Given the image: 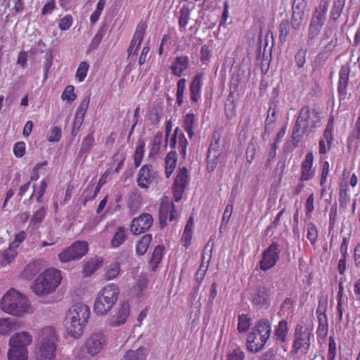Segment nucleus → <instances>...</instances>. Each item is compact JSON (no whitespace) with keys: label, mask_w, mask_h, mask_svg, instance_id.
Here are the masks:
<instances>
[{"label":"nucleus","mask_w":360,"mask_h":360,"mask_svg":"<svg viewBox=\"0 0 360 360\" xmlns=\"http://www.w3.org/2000/svg\"><path fill=\"white\" fill-rule=\"evenodd\" d=\"M90 315L87 305L77 303L66 312L64 326L67 333L75 338H79L84 332Z\"/></svg>","instance_id":"2"},{"label":"nucleus","mask_w":360,"mask_h":360,"mask_svg":"<svg viewBox=\"0 0 360 360\" xmlns=\"http://www.w3.org/2000/svg\"><path fill=\"white\" fill-rule=\"evenodd\" d=\"M26 237L27 233L24 231L17 233L15 235L14 240L9 244V246L17 251L18 248L25 240Z\"/></svg>","instance_id":"59"},{"label":"nucleus","mask_w":360,"mask_h":360,"mask_svg":"<svg viewBox=\"0 0 360 360\" xmlns=\"http://www.w3.org/2000/svg\"><path fill=\"white\" fill-rule=\"evenodd\" d=\"M203 77L202 72H197L189 84L190 98L193 103H198L201 100Z\"/></svg>","instance_id":"21"},{"label":"nucleus","mask_w":360,"mask_h":360,"mask_svg":"<svg viewBox=\"0 0 360 360\" xmlns=\"http://www.w3.org/2000/svg\"><path fill=\"white\" fill-rule=\"evenodd\" d=\"M313 163L314 155L311 152H309L301 163L300 181H308L314 177L316 169L313 167Z\"/></svg>","instance_id":"19"},{"label":"nucleus","mask_w":360,"mask_h":360,"mask_svg":"<svg viewBox=\"0 0 360 360\" xmlns=\"http://www.w3.org/2000/svg\"><path fill=\"white\" fill-rule=\"evenodd\" d=\"M161 181V176L158 171L150 164L143 165L138 172L136 183L141 189H148L150 186L158 184Z\"/></svg>","instance_id":"10"},{"label":"nucleus","mask_w":360,"mask_h":360,"mask_svg":"<svg viewBox=\"0 0 360 360\" xmlns=\"http://www.w3.org/2000/svg\"><path fill=\"white\" fill-rule=\"evenodd\" d=\"M207 154H216L218 155H222V150L220 146L219 136L213 135L212 140L210 144Z\"/></svg>","instance_id":"53"},{"label":"nucleus","mask_w":360,"mask_h":360,"mask_svg":"<svg viewBox=\"0 0 360 360\" xmlns=\"http://www.w3.org/2000/svg\"><path fill=\"white\" fill-rule=\"evenodd\" d=\"M194 228V219L193 217H190L185 226L183 235L181 238V244L186 249H188L191 244L193 238Z\"/></svg>","instance_id":"30"},{"label":"nucleus","mask_w":360,"mask_h":360,"mask_svg":"<svg viewBox=\"0 0 360 360\" xmlns=\"http://www.w3.org/2000/svg\"><path fill=\"white\" fill-rule=\"evenodd\" d=\"M120 289L116 284L110 283L98 292L94 304V312L97 315H105L109 312L118 300Z\"/></svg>","instance_id":"7"},{"label":"nucleus","mask_w":360,"mask_h":360,"mask_svg":"<svg viewBox=\"0 0 360 360\" xmlns=\"http://www.w3.org/2000/svg\"><path fill=\"white\" fill-rule=\"evenodd\" d=\"M281 250L278 243L273 242L262 252V258L257 267L266 271L273 269L280 259Z\"/></svg>","instance_id":"11"},{"label":"nucleus","mask_w":360,"mask_h":360,"mask_svg":"<svg viewBox=\"0 0 360 360\" xmlns=\"http://www.w3.org/2000/svg\"><path fill=\"white\" fill-rule=\"evenodd\" d=\"M90 102V96H86L81 102L75 116L74 119V128L77 127H80L84 122L85 114L89 108Z\"/></svg>","instance_id":"29"},{"label":"nucleus","mask_w":360,"mask_h":360,"mask_svg":"<svg viewBox=\"0 0 360 360\" xmlns=\"http://www.w3.org/2000/svg\"><path fill=\"white\" fill-rule=\"evenodd\" d=\"M350 68L349 65H342L339 72V79L337 91L340 100H345L347 96V88L349 82Z\"/></svg>","instance_id":"23"},{"label":"nucleus","mask_w":360,"mask_h":360,"mask_svg":"<svg viewBox=\"0 0 360 360\" xmlns=\"http://www.w3.org/2000/svg\"><path fill=\"white\" fill-rule=\"evenodd\" d=\"M353 188L349 187L347 180L345 179V174L339 183V202L340 206L346 208L351 202V195Z\"/></svg>","instance_id":"25"},{"label":"nucleus","mask_w":360,"mask_h":360,"mask_svg":"<svg viewBox=\"0 0 360 360\" xmlns=\"http://www.w3.org/2000/svg\"><path fill=\"white\" fill-rule=\"evenodd\" d=\"M312 330V325L308 323L306 319H302L299 321L295 328L291 354L305 355L309 352Z\"/></svg>","instance_id":"9"},{"label":"nucleus","mask_w":360,"mask_h":360,"mask_svg":"<svg viewBox=\"0 0 360 360\" xmlns=\"http://www.w3.org/2000/svg\"><path fill=\"white\" fill-rule=\"evenodd\" d=\"M307 52V49L302 47L298 49V51L295 55V60L296 63V65L299 68H302L304 66V64L306 63Z\"/></svg>","instance_id":"58"},{"label":"nucleus","mask_w":360,"mask_h":360,"mask_svg":"<svg viewBox=\"0 0 360 360\" xmlns=\"http://www.w3.org/2000/svg\"><path fill=\"white\" fill-rule=\"evenodd\" d=\"M0 307L4 312L18 317L33 312L27 297L13 288L3 296Z\"/></svg>","instance_id":"3"},{"label":"nucleus","mask_w":360,"mask_h":360,"mask_svg":"<svg viewBox=\"0 0 360 360\" xmlns=\"http://www.w3.org/2000/svg\"><path fill=\"white\" fill-rule=\"evenodd\" d=\"M120 272V264L118 262L110 264L106 269L105 278L106 280L115 278Z\"/></svg>","instance_id":"51"},{"label":"nucleus","mask_w":360,"mask_h":360,"mask_svg":"<svg viewBox=\"0 0 360 360\" xmlns=\"http://www.w3.org/2000/svg\"><path fill=\"white\" fill-rule=\"evenodd\" d=\"M173 221L177 218V212L173 203L162 202L159 207V219L162 226L167 224V219Z\"/></svg>","instance_id":"22"},{"label":"nucleus","mask_w":360,"mask_h":360,"mask_svg":"<svg viewBox=\"0 0 360 360\" xmlns=\"http://www.w3.org/2000/svg\"><path fill=\"white\" fill-rule=\"evenodd\" d=\"M105 342L106 339L103 333L92 334L86 342L87 353L92 356L98 354L102 350Z\"/></svg>","instance_id":"18"},{"label":"nucleus","mask_w":360,"mask_h":360,"mask_svg":"<svg viewBox=\"0 0 360 360\" xmlns=\"http://www.w3.org/2000/svg\"><path fill=\"white\" fill-rule=\"evenodd\" d=\"M32 342L29 332L15 333L9 339L8 360H28L27 347Z\"/></svg>","instance_id":"8"},{"label":"nucleus","mask_w":360,"mask_h":360,"mask_svg":"<svg viewBox=\"0 0 360 360\" xmlns=\"http://www.w3.org/2000/svg\"><path fill=\"white\" fill-rule=\"evenodd\" d=\"M88 250L89 245L86 242L78 240L63 250L58 255V258L61 262L78 260L87 253Z\"/></svg>","instance_id":"12"},{"label":"nucleus","mask_w":360,"mask_h":360,"mask_svg":"<svg viewBox=\"0 0 360 360\" xmlns=\"http://www.w3.org/2000/svg\"><path fill=\"white\" fill-rule=\"evenodd\" d=\"M89 65L86 61H82L79 63V67L76 71L75 77L79 82H82L86 77Z\"/></svg>","instance_id":"54"},{"label":"nucleus","mask_w":360,"mask_h":360,"mask_svg":"<svg viewBox=\"0 0 360 360\" xmlns=\"http://www.w3.org/2000/svg\"><path fill=\"white\" fill-rule=\"evenodd\" d=\"M130 314V306L128 302L120 303L116 309L115 314L108 320L109 326L115 328L119 327L127 322Z\"/></svg>","instance_id":"15"},{"label":"nucleus","mask_w":360,"mask_h":360,"mask_svg":"<svg viewBox=\"0 0 360 360\" xmlns=\"http://www.w3.org/2000/svg\"><path fill=\"white\" fill-rule=\"evenodd\" d=\"M58 335L54 328H44L39 335L35 350L37 360H55Z\"/></svg>","instance_id":"4"},{"label":"nucleus","mask_w":360,"mask_h":360,"mask_svg":"<svg viewBox=\"0 0 360 360\" xmlns=\"http://www.w3.org/2000/svg\"><path fill=\"white\" fill-rule=\"evenodd\" d=\"M61 138V129L58 127H53L49 131L47 140L49 142H58Z\"/></svg>","instance_id":"61"},{"label":"nucleus","mask_w":360,"mask_h":360,"mask_svg":"<svg viewBox=\"0 0 360 360\" xmlns=\"http://www.w3.org/2000/svg\"><path fill=\"white\" fill-rule=\"evenodd\" d=\"M320 112L308 105L301 108L292 131V139L299 143L304 135L313 132L321 122Z\"/></svg>","instance_id":"1"},{"label":"nucleus","mask_w":360,"mask_h":360,"mask_svg":"<svg viewBox=\"0 0 360 360\" xmlns=\"http://www.w3.org/2000/svg\"><path fill=\"white\" fill-rule=\"evenodd\" d=\"M186 86V79L185 78H181L176 83V104L178 106L183 105L184 102V93Z\"/></svg>","instance_id":"42"},{"label":"nucleus","mask_w":360,"mask_h":360,"mask_svg":"<svg viewBox=\"0 0 360 360\" xmlns=\"http://www.w3.org/2000/svg\"><path fill=\"white\" fill-rule=\"evenodd\" d=\"M96 144L94 131H91L82 139L81 146L78 153L79 156L89 153Z\"/></svg>","instance_id":"34"},{"label":"nucleus","mask_w":360,"mask_h":360,"mask_svg":"<svg viewBox=\"0 0 360 360\" xmlns=\"http://www.w3.org/2000/svg\"><path fill=\"white\" fill-rule=\"evenodd\" d=\"M142 203V197L139 191L135 189L128 195L127 207L131 214H134L140 208Z\"/></svg>","instance_id":"28"},{"label":"nucleus","mask_w":360,"mask_h":360,"mask_svg":"<svg viewBox=\"0 0 360 360\" xmlns=\"http://www.w3.org/2000/svg\"><path fill=\"white\" fill-rule=\"evenodd\" d=\"M61 280V271L55 268H49L35 279L32 289L38 296L46 295L56 290Z\"/></svg>","instance_id":"6"},{"label":"nucleus","mask_w":360,"mask_h":360,"mask_svg":"<svg viewBox=\"0 0 360 360\" xmlns=\"http://www.w3.org/2000/svg\"><path fill=\"white\" fill-rule=\"evenodd\" d=\"M188 142L184 134V132L179 128L176 127L174 129V134H172L170 141L169 146L173 149H177L179 153L185 157L186 154V148Z\"/></svg>","instance_id":"20"},{"label":"nucleus","mask_w":360,"mask_h":360,"mask_svg":"<svg viewBox=\"0 0 360 360\" xmlns=\"http://www.w3.org/2000/svg\"><path fill=\"white\" fill-rule=\"evenodd\" d=\"M271 324L266 318L259 320L247 338V349L252 353L260 352L269 340Z\"/></svg>","instance_id":"5"},{"label":"nucleus","mask_w":360,"mask_h":360,"mask_svg":"<svg viewBox=\"0 0 360 360\" xmlns=\"http://www.w3.org/2000/svg\"><path fill=\"white\" fill-rule=\"evenodd\" d=\"M15 329V323L10 318L0 319V334L7 335Z\"/></svg>","instance_id":"44"},{"label":"nucleus","mask_w":360,"mask_h":360,"mask_svg":"<svg viewBox=\"0 0 360 360\" xmlns=\"http://www.w3.org/2000/svg\"><path fill=\"white\" fill-rule=\"evenodd\" d=\"M304 209H305V214L307 216H310L311 214L314 210V193H311L308 198H307V200L304 204Z\"/></svg>","instance_id":"63"},{"label":"nucleus","mask_w":360,"mask_h":360,"mask_svg":"<svg viewBox=\"0 0 360 360\" xmlns=\"http://www.w3.org/2000/svg\"><path fill=\"white\" fill-rule=\"evenodd\" d=\"M146 27L147 26L144 22H141L138 24L129 47L127 49L128 58H133L134 55H137V51L139 49L145 36Z\"/></svg>","instance_id":"17"},{"label":"nucleus","mask_w":360,"mask_h":360,"mask_svg":"<svg viewBox=\"0 0 360 360\" xmlns=\"http://www.w3.org/2000/svg\"><path fill=\"white\" fill-rule=\"evenodd\" d=\"M188 184V170L184 167L179 169L172 186L173 196L176 202H179L181 200L183 193Z\"/></svg>","instance_id":"14"},{"label":"nucleus","mask_w":360,"mask_h":360,"mask_svg":"<svg viewBox=\"0 0 360 360\" xmlns=\"http://www.w3.org/2000/svg\"><path fill=\"white\" fill-rule=\"evenodd\" d=\"M127 238V228L124 226H118L110 240V245L113 248H117L126 241Z\"/></svg>","instance_id":"32"},{"label":"nucleus","mask_w":360,"mask_h":360,"mask_svg":"<svg viewBox=\"0 0 360 360\" xmlns=\"http://www.w3.org/2000/svg\"><path fill=\"white\" fill-rule=\"evenodd\" d=\"M330 172V164L328 161H325L321 167V178H320V186H321V195L326 191V184L327 178Z\"/></svg>","instance_id":"45"},{"label":"nucleus","mask_w":360,"mask_h":360,"mask_svg":"<svg viewBox=\"0 0 360 360\" xmlns=\"http://www.w3.org/2000/svg\"><path fill=\"white\" fill-rule=\"evenodd\" d=\"M47 214V208L45 206H41L32 214L29 223V228L35 229L43 222Z\"/></svg>","instance_id":"33"},{"label":"nucleus","mask_w":360,"mask_h":360,"mask_svg":"<svg viewBox=\"0 0 360 360\" xmlns=\"http://www.w3.org/2000/svg\"><path fill=\"white\" fill-rule=\"evenodd\" d=\"M153 223V218L149 213H143L132 219L130 225L131 231L135 235L145 233L150 229Z\"/></svg>","instance_id":"16"},{"label":"nucleus","mask_w":360,"mask_h":360,"mask_svg":"<svg viewBox=\"0 0 360 360\" xmlns=\"http://www.w3.org/2000/svg\"><path fill=\"white\" fill-rule=\"evenodd\" d=\"M288 333V323L285 319L281 320L278 323L274 326V338L276 342L280 344H283L287 341Z\"/></svg>","instance_id":"27"},{"label":"nucleus","mask_w":360,"mask_h":360,"mask_svg":"<svg viewBox=\"0 0 360 360\" xmlns=\"http://www.w3.org/2000/svg\"><path fill=\"white\" fill-rule=\"evenodd\" d=\"M177 154L176 151L169 152L165 158V174L169 178L176 167Z\"/></svg>","instance_id":"35"},{"label":"nucleus","mask_w":360,"mask_h":360,"mask_svg":"<svg viewBox=\"0 0 360 360\" xmlns=\"http://www.w3.org/2000/svg\"><path fill=\"white\" fill-rule=\"evenodd\" d=\"M345 5V0H334L333 8L330 11V18L337 20L341 15Z\"/></svg>","instance_id":"46"},{"label":"nucleus","mask_w":360,"mask_h":360,"mask_svg":"<svg viewBox=\"0 0 360 360\" xmlns=\"http://www.w3.org/2000/svg\"><path fill=\"white\" fill-rule=\"evenodd\" d=\"M146 354L143 347L136 350H129L124 356L122 360H146Z\"/></svg>","instance_id":"43"},{"label":"nucleus","mask_w":360,"mask_h":360,"mask_svg":"<svg viewBox=\"0 0 360 360\" xmlns=\"http://www.w3.org/2000/svg\"><path fill=\"white\" fill-rule=\"evenodd\" d=\"M245 354L240 348L234 349L227 355V360H245Z\"/></svg>","instance_id":"64"},{"label":"nucleus","mask_w":360,"mask_h":360,"mask_svg":"<svg viewBox=\"0 0 360 360\" xmlns=\"http://www.w3.org/2000/svg\"><path fill=\"white\" fill-rule=\"evenodd\" d=\"M319 233L316 225L310 222L307 224V237L312 245L316 244Z\"/></svg>","instance_id":"57"},{"label":"nucleus","mask_w":360,"mask_h":360,"mask_svg":"<svg viewBox=\"0 0 360 360\" xmlns=\"http://www.w3.org/2000/svg\"><path fill=\"white\" fill-rule=\"evenodd\" d=\"M164 251L165 247L163 245H158L155 248L150 260V263L153 266V268H156L160 263Z\"/></svg>","instance_id":"47"},{"label":"nucleus","mask_w":360,"mask_h":360,"mask_svg":"<svg viewBox=\"0 0 360 360\" xmlns=\"http://www.w3.org/2000/svg\"><path fill=\"white\" fill-rule=\"evenodd\" d=\"M107 29L108 27L105 25L100 27L89 44L87 49L88 52H91L98 48L100 44L103 41L104 36L105 35Z\"/></svg>","instance_id":"36"},{"label":"nucleus","mask_w":360,"mask_h":360,"mask_svg":"<svg viewBox=\"0 0 360 360\" xmlns=\"http://www.w3.org/2000/svg\"><path fill=\"white\" fill-rule=\"evenodd\" d=\"M251 319L248 316V314H240L238 315V326H237V329L238 330L239 333H243V332H246L250 325H251Z\"/></svg>","instance_id":"49"},{"label":"nucleus","mask_w":360,"mask_h":360,"mask_svg":"<svg viewBox=\"0 0 360 360\" xmlns=\"http://www.w3.org/2000/svg\"><path fill=\"white\" fill-rule=\"evenodd\" d=\"M33 188L34 191L30 198L35 196L37 202L41 204L44 202V195L47 188V181L46 179L41 180L39 186L34 184Z\"/></svg>","instance_id":"38"},{"label":"nucleus","mask_w":360,"mask_h":360,"mask_svg":"<svg viewBox=\"0 0 360 360\" xmlns=\"http://www.w3.org/2000/svg\"><path fill=\"white\" fill-rule=\"evenodd\" d=\"M360 141V114L359 115L356 123L354 132L350 135L347 139V148L349 150H356L359 147V142Z\"/></svg>","instance_id":"31"},{"label":"nucleus","mask_w":360,"mask_h":360,"mask_svg":"<svg viewBox=\"0 0 360 360\" xmlns=\"http://www.w3.org/2000/svg\"><path fill=\"white\" fill-rule=\"evenodd\" d=\"M197 121L195 115L193 113H187L184 117L183 128L187 132L189 138L191 139L194 136L193 128Z\"/></svg>","instance_id":"37"},{"label":"nucleus","mask_w":360,"mask_h":360,"mask_svg":"<svg viewBox=\"0 0 360 360\" xmlns=\"http://www.w3.org/2000/svg\"><path fill=\"white\" fill-rule=\"evenodd\" d=\"M290 30L289 22L285 20H282L279 25V39L282 43L286 41Z\"/></svg>","instance_id":"55"},{"label":"nucleus","mask_w":360,"mask_h":360,"mask_svg":"<svg viewBox=\"0 0 360 360\" xmlns=\"http://www.w3.org/2000/svg\"><path fill=\"white\" fill-rule=\"evenodd\" d=\"M102 264L101 259H91L86 262L84 265L82 273L84 277L91 276Z\"/></svg>","instance_id":"41"},{"label":"nucleus","mask_w":360,"mask_h":360,"mask_svg":"<svg viewBox=\"0 0 360 360\" xmlns=\"http://www.w3.org/2000/svg\"><path fill=\"white\" fill-rule=\"evenodd\" d=\"M269 292L264 286H259L254 295L252 302L255 306L263 307L269 304Z\"/></svg>","instance_id":"26"},{"label":"nucleus","mask_w":360,"mask_h":360,"mask_svg":"<svg viewBox=\"0 0 360 360\" xmlns=\"http://www.w3.org/2000/svg\"><path fill=\"white\" fill-rule=\"evenodd\" d=\"M334 115H330L326 129L323 131V136L319 141V153L320 155L326 154L331 148L334 138Z\"/></svg>","instance_id":"13"},{"label":"nucleus","mask_w":360,"mask_h":360,"mask_svg":"<svg viewBox=\"0 0 360 360\" xmlns=\"http://www.w3.org/2000/svg\"><path fill=\"white\" fill-rule=\"evenodd\" d=\"M77 98V95L75 93V87L72 85H68L65 87L61 95L63 101L71 103Z\"/></svg>","instance_id":"56"},{"label":"nucleus","mask_w":360,"mask_h":360,"mask_svg":"<svg viewBox=\"0 0 360 360\" xmlns=\"http://www.w3.org/2000/svg\"><path fill=\"white\" fill-rule=\"evenodd\" d=\"M144 147L145 144L143 142L139 143L135 150V152L133 155L134 164L135 167H139L142 162L143 155H144Z\"/></svg>","instance_id":"52"},{"label":"nucleus","mask_w":360,"mask_h":360,"mask_svg":"<svg viewBox=\"0 0 360 360\" xmlns=\"http://www.w3.org/2000/svg\"><path fill=\"white\" fill-rule=\"evenodd\" d=\"M221 155L216 154H207V169L208 172H213L220 162Z\"/></svg>","instance_id":"50"},{"label":"nucleus","mask_w":360,"mask_h":360,"mask_svg":"<svg viewBox=\"0 0 360 360\" xmlns=\"http://www.w3.org/2000/svg\"><path fill=\"white\" fill-rule=\"evenodd\" d=\"M73 23V18L71 15H65L60 19L58 23V27L62 31L68 30L70 28Z\"/></svg>","instance_id":"62"},{"label":"nucleus","mask_w":360,"mask_h":360,"mask_svg":"<svg viewBox=\"0 0 360 360\" xmlns=\"http://www.w3.org/2000/svg\"><path fill=\"white\" fill-rule=\"evenodd\" d=\"M151 240L152 236L149 233L145 234L136 244V253L139 256L143 255L147 252Z\"/></svg>","instance_id":"39"},{"label":"nucleus","mask_w":360,"mask_h":360,"mask_svg":"<svg viewBox=\"0 0 360 360\" xmlns=\"http://www.w3.org/2000/svg\"><path fill=\"white\" fill-rule=\"evenodd\" d=\"M162 132H158L155 134V135L153 136L152 142L150 143V155H154L158 153L160 151L161 144L162 142Z\"/></svg>","instance_id":"48"},{"label":"nucleus","mask_w":360,"mask_h":360,"mask_svg":"<svg viewBox=\"0 0 360 360\" xmlns=\"http://www.w3.org/2000/svg\"><path fill=\"white\" fill-rule=\"evenodd\" d=\"M337 354L336 342L334 337H329L328 351L327 354L328 360H335Z\"/></svg>","instance_id":"60"},{"label":"nucleus","mask_w":360,"mask_h":360,"mask_svg":"<svg viewBox=\"0 0 360 360\" xmlns=\"http://www.w3.org/2000/svg\"><path fill=\"white\" fill-rule=\"evenodd\" d=\"M17 256V251L11 247L0 252V267L9 264Z\"/></svg>","instance_id":"40"},{"label":"nucleus","mask_w":360,"mask_h":360,"mask_svg":"<svg viewBox=\"0 0 360 360\" xmlns=\"http://www.w3.org/2000/svg\"><path fill=\"white\" fill-rule=\"evenodd\" d=\"M189 65L190 60L188 56H176L170 65L172 74L178 77H181L189 68Z\"/></svg>","instance_id":"24"}]
</instances>
